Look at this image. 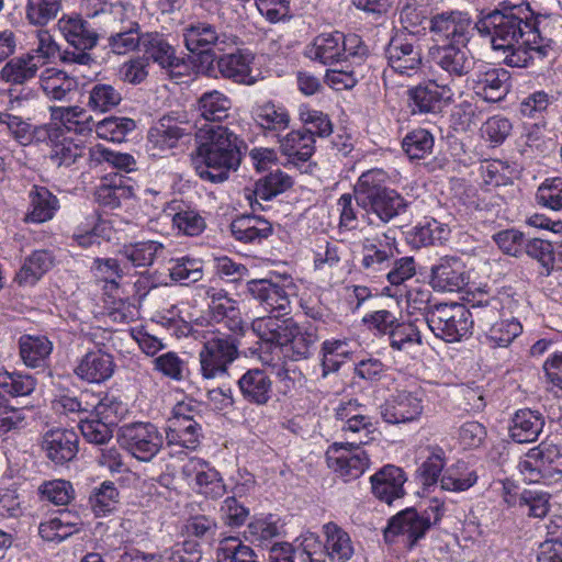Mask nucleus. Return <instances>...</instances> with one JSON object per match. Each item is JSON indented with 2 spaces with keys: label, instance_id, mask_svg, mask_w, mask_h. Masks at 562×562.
Listing matches in <instances>:
<instances>
[{
  "label": "nucleus",
  "instance_id": "30",
  "mask_svg": "<svg viewBox=\"0 0 562 562\" xmlns=\"http://www.w3.org/2000/svg\"><path fill=\"white\" fill-rule=\"evenodd\" d=\"M358 205L368 215H375L384 224L405 213L408 206L405 199L394 189H389Z\"/></svg>",
  "mask_w": 562,
  "mask_h": 562
},
{
  "label": "nucleus",
  "instance_id": "19",
  "mask_svg": "<svg viewBox=\"0 0 562 562\" xmlns=\"http://www.w3.org/2000/svg\"><path fill=\"white\" fill-rule=\"evenodd\" d=\"M183 475L193 482L196 494L207 499H220L227 493L221 473L202 459H192L183 465Z\"/></svg>",
  "mask_w": 562,
  "mask_h": 562
},
{
  "label": "nucleus",
  "instance_id": "6",
  "mask_svg": "<svg viewBox=\"0 0 562 562\" xmlns=\"http://www.w3.org/2000/svg\"><path fill=\"white\" fill-rule=\"evenodd\" d=\"M428 58L434 71H440L438 80L449 85L468 78L475 70L477 59L469 45L435 44L429 47Z\"/></svg>",
  "mask_w": 562,
  "mask_h": 562
},
{
  "label": "nucleus",
  "instance_id": "29",
  "mask_svg": "<svg viewBox=\"0 0 562 562\" xmlns=\"http://www.w3.org/2000/svg\"><path fill=\"white\" fill-rule=\"evenodd\" d=\"M344 33H321L306 46L305 56L323 65H333L345 59Z\"/></svg>",
  "mask_w": 562,
  "mask_h": 562
},
{
  "label": "nucleus",
  "instance_id": "24",
  "mask_svg": "<svg viewBox=\"0 0 562 562\" xmlns=\"http://www.w3.org/2000/svg\"><path fill=\"white\" fill-rule=\"evenodd\" d=\"M407 481L404 470L393 464H386L371 477V491L375 498L387 505L405 495L404 483Z\"/></svg>",
  "mask_w": 562,
  "mask_h": 562
},
{
  "label": "nucleus",
  "instance_id": "52",
  "mask_svg": "<svg viewBox=\"0 0 562 562\" xmlns=\"http://www.w3.org/2000/svg\"><path fill=\"white\" fill-rule=\"evenodd\" d=\"M423 462L417 469L418 477L425 486H431L440 482L447 463L446 451L438 445L427 446Z\"/></svg>",
  "mask_w": 562,
  "mask_h": 562
},
{
  "label": "nucleus",
  "instance_id": "38",
  "mask_svg": "<svg viewBox=\"0 0 562 562\" xmlns=\"http://www.w3.org/2000/svg\"><path fill=\"white\" fill-rule=\"evenodd\" d=\"M19 350L26 367L40 369L47 366L53 344L45 336L22 335L19 339Z\"/></svg>",
  "mask_w": 562,
  "mask_h": 562
},
{
  "label": "nucleus",
  "instance_id": "64",
  "mask_svg": "<svg viewBox=\"0 0 562 562\" xmlns=\"http://www.w3.org/2000/svg\"><path fill=\"white\" fill-rule=\"evenodd\" d=\"M37 491L41 501L56 506L68 505L75 498L72 484L61 479L44 481Z\"/></svg>",
  "mask_w": 562,
  "mask_h": 562
},
{
  "label": "nucleus",
  "instance_id": "16",
  "mask_svg": "<svg viewBox=\"0 0 562 562\" xmlns=\"http://www.w3.org/2000/svg\"><path fill=\"white\" fill-rule=\"evenodd\" d=\"M423 411V396L418 390H396L380 406L381 416L389 424H406L417 420Z\"/></svg>",
  "mask_w": 562,
  "mask_h": 562
},
{
  "label": "nucleus",
  "instance_id": "26",
  "mask_svg": "<svg viewBox=\"0 0 562 562\" xmlns=\"http://www.w3.org/2000/svg\"><path fill=\"white\" fill-rule=\"evenodd\" d=\"M467 283L464 266L458 258L443 257L431 267L430 284L437 291L458 292Z\"/></svg>",
  "mask_w": 562,
  "mask_h": 562
},
{
  "label": "nucleus",
  "instance_id": "61",
  "mask_svg": "<svg viewBox=\"0 0 562 562\" xmlns=\"http://www.w3.org/2000/svg\"><path fill=\"white\" fill-rule=\"evenodd\" d=\"M135 128V121L125 116H108L95 124L98 137L113 143L123 142Z\"/></svg>",
  "mask_w": 562,
  "mask_h": 562
},
{
  "label": "nucleus",
  "instance_id": "9",
  "mask_svg": "<svg viewBox=\"0 0 562 562\" xmlns=\"http://www.w3.org/2000/svg\"><path fill=\"white\" fill-rule=\"evenodd\" d=\"M476 22L468 12L450 10L434 14L429 20V32L436 44L469 45Z\"/></svg>",
  "mask_w": 562,
  "mask_h": 562
},
{
  "label": "nucleus",
  "instance_id": "35",
  "mask_svg": "<svg viewBox=\"0 0 562 562\" xmlns=\"http://www.w3.org/2000/svg\"><path fill=\"white\" fill-rule=\"evenodd\" d=\"M281 153L288 157L289 162L297 165L307 161L315 150V138L311 132L302 130L291 131L277 140Z\"/></svg>",
  "mask_w": 562,
  "mask_h": 562
},
{
  "label": "nucleus",
  "instance_id": "28",
  "mask_svg": "<svg viewBox=\"0 0 562 562\" xmlns=\"http://www.w3.org/2000/svg\"><path fill=\"white\" fill-rule=\"evenodd\" d=\"M468 303L469 307L467 310L472 321V326L476 324L482 330H485L499 319L504 308V302L499 295L491 294L483 290L473 293L472 299Z\"/></svg>",
  "mask_w": 562,
  "mask_h": 562
},
{
  "label": "nucleus",
  "instance_id": "54",
  "mask_svg": "<svg viewBox=\"0 0 562 562\" xmlns=\"http://www.w3.org/2000/svg\"><path fill=\"white\" fill-rule=\"evenodd\" d=\"M103 162H106L113 168L125 172L136 170L137 165L135 158L131 154L114 151L102 145L90 147L88 149L89 168H97Z\"/></svg>",
  "mask_w": 562,
  "mask_h": 562
},
{
  "label": "nucleus",
  "instance_id": "1",
  "mask_svg": "<svg viewBox=\"0 0 562 562\" xmlns=\"http://www.w3.org/2000/svg\"><path fill=\"white\" fill-rule=\"evenodd\" d=\"M243 145V139L226 126L212 125L201 130L192 154L196 175L211 183L226 181L229 172L240 165Z\"/></svg>",
  "mask_w": 562,
  "mask_h": 562
},
{
  "label": "nucleus",
  "instance_id": "45",
  "mask_svg": "<svg viewBox=\"0 0 562 562\" xmlns=\"http://www.w3.org/2000/svg\"><path fill=\"white\" fill-rule=\"evenodd\" d=\"M479 475L476 470L463 460H458L445 469L440 477V487L448 492H464L474 486Z\"/></svg>",
  "mask_w": 562,
  "mask_h": 562
},
{
  "label": "nucleus",
  "instance_id": "60",
  "mask_svg": "<svg viewBox=\"0 0 562 562\" xmlns=\"http://www.w3.org/2000/svg\"><path fill=\"white\" fill-rule=\"evenodd\" d=\"M119 497L120 493L115 484L111 481H104L91 491L89 505L95 516L102 517L115 509Z\"/></svg>",
  "mask_w": 562,
  "mask_h": 562
},
{
  "label": "nucleus",
  "instance_id": "41",
  "mask_svg": "<svg viewBox=\"0 0 562 562\" xmlns=\"http://www.w3.org/2000/svg\"><path fill=\"white\" fill-rule=\"evenodd\" d=\"M86 105L89 111L104 114L114 110L123 100L120 89L111 83L92 82L87 89Z\"/></svg>",
  "mask_w": 562,
  "mask_h": 562
},
{
  "label": "nucleus",
  "instance_id": "20",
  "mask_svg": "<svg viewBox=\"0 0 562 562\" xmlns=\"http://www.w3.org/2000/svg\"><path fill=\"white\" fill-rule=\"evenodd\" d=\"M40 446L46 459L55 465H64L77 457L79 437L71 429L54 428L43 434Z\"/></svg>",
  "mask_w": 562,
  "mask_h": 562
},
{
  "label": "nucleus",
  "instance_id": "14",
  "mask_svg": "<svg viewBox=\"0 0 562 562\" xmlns=\"http://www.w3.org/2000/svg\"><path fill=\"white\" fill-rule=\"evenodd\" d=\"M121 403L114 398L104 397L94 407L90 418L80 420L79 428L83 438L94 445H104L112 436V426L116 424Z\"/></svg>",
  "mask_w": 562,
  "mask_h": 562
},
{
  "label": "nucleus",
  "instance_id": "55",
  "mask_svg": "<svg viewBox=\"0 0 562 562\" xmlns=\"http://www.w3.org/2000/svg\"><path fill=\"white\" fill-rule=\"evenodd\" d=\"M144 33L139 23H128L127 27H114L108 37V47L115 55H125L143 46Z\"/></svg>",
  "mask_w": 562,
  "mask_h": 562
},
{
  "label": "nucleus",
  "instance_id": "15",
  "mask_svg": "<svg viewBox=\"0 0 562 562\" xmlns=\"http://www.w3.org/2000/svg\"><path fill=\"white\" fill-rule=\"evenodd\" d=\"M553 45V41L542 36L538 29L532 36L520 40L519 43L504 50L507 53L504 63L509 67L520 68L536 65L544 59L553 58L555 53Z\"/></svg>",
  "mask_w": 562,
  "mask_h": 562
},
{
  "label": "nucleus",
  "instance_id": "59",
  "mask_svg": "<svg viewBox=\"0 0 562 562\" xmlns=\"http://www.w3.org/2000/svg\"><path fill=\"white\" fill-rule=\"evenodd\" d=\"M485 338L492 348L508 347L522 331L521 324L515 319H497L485 330Z\"/></svg>",
  "mask_w": 562,
  "mask_h": 562
},
{
  "label": "nucleus",
  "instance_id": "53",
  "mask_svg": "<svg viewBox=\"0 0 562 562\" xmlns=\"http://www.w3.org/2000/svg\"><path fill=\"white\" fill-rule=\"evenodd\" d=\"M319 340L318 329L316 326H299L293 330L288 346V356L293 361L307 359L313 355L315 344Z\"/></svg>",
  "mask_w": 562,
  "mask_h": 562
},
{
  "label": "nucleus",
  "instance_id": "11",
  "mask_svg": "<svg viewBox=\"0 0 562 562\" xmlns=\"http://www.w3.org/2000/svg\"><path fill=\"white\" fill-rule=\"evenodd\" d=\"M326 462L334 473L349 482L364 473L370 459L361 446L350 447L346 442H334L326 451Z\"/></svg>",
  "mask_w": 562,
  "mask_h": 562
},
{
  "label": "nucleus",
  "instance_id": "33",
  "mask_svg": "<svg viewBox=\"0 0 562 562\" xmlns=\"http://www.w3.org/2000/svg\"><path fill=\"white\" fill-rule=\"evenodd\" d=\"M243 398L256 405H266L272 394V381L262 369H249L238 380Z\"/></svg>",
  "mask_w": 562,
  "mask_h": 562
},
{
  "label": "nucleus",
  "instance_id": "34",
  "mask_svg": "<svg viewBox=\"0 0 562 562\" xmlns=\"http://www.w3.org/2000/svg\"><path fill=\"white\" fill-rule=\"evenodd\" d=\"M188 135L182 127L169 117H162L147 133V146L153 156H161L175 148L179 140Z\"/></svg>",
  "mask_w": 562,
  "mask_h": 562
},
{
  "label": "nucleus",
  "instance_id": "13",
  "mask_svg": "<svg viewBox=\"0 0 562 562\" xmlns=\"http://www.w3.org/2000/svg\"><path fill=\"white\" fill-rule=\"evenodd\" d=\"M407 95L413 114H438L453 101V91L449 82H441L438 79L408 89Z\"/></svg>",
  "mask_w": 562,
  "mask_h": 562
},
{
  "label": "nucleus",
  "instance_id": "3",
  "mask_svg": "<svg viewBox=\"0 0 562 562\" xmlns=\"http://www.w3.org/2000/svg\"><path fill=\"white\" fill-rule=\"evenodd\" d=\"M182 36L187 49L198 56L196 67L202 75L214 72L216 52H225L238 43L236 35L218 32L215 25L201 21L186 26Z\"/></svg>",
  "mask_w": 562,
  "mask_h": 562
},
{
  "label": "nucleus",
  "instance_id": "58",
  "mask_svg": "<svg viewBox=\"0 0 562 562\" xmlns=\"http://www.w3.org/2000/svg\"><path fill=\"white\" fill-rule=\"evenodd\" d=\"M387 173L379 168L363 172L355 187V199L360 204L368 199L387 191Z\"/></svg>",
  "mask_w": 562,
  "mask_h": 562
},
{
  "label": "nucleus",
  "instance_id": "43",
  "mask_svg": "<svg viewBox=\"0 0 562 562\" xmlns=\"http://www.w3.org/2000/svg\"><path fill=\"white\" fill-rule=\"evenodd\" d=\"M133 194V187L127 184L121 175H115L95 189L94 199L100 206L114 210L120 207L123 201L131 199Z\"/></svg>",
  "mask_w": 562,
  "mask_h": 562
},
{
  "label": "nucleus",
  "instance_id": "44",
  "mask_svg": "<svg viewBox=\"0 0 562 562\" xmlns=\"http://www.w3.org/2000/svg\"><path fill=\"white\" fill-rule=\"evenodd\" d=\"M40 69L33 57L24 53L5 63L0 70V79L11 86H23L36 78Z\"/></svg>",
  "mask_w": 562,
  "mask_h": 562
},
{
  "label": "nucleus",
  "instance_id": "62",
  "mask_svg": "<svg viewBox=\"0 0 562 562\" xmlns=\"http://www.w3.org/2000/svg\"><path fill=\"white\" fill-rule=\"evenodd\" d=\"M434 135L425 128H416L406 134L402 148L409 159H424L432 153Z\"/></svg>",
  "mask_w": 562,
  "mask_h": 562
},
{
  "label": "nucleus",
  "instance_id": "25",
  "mask_svg": "<svg viewBox=\"0 0 562 562\" xmlns=\"http://www.w3.org/2000/svg\"><path fill=\"white\" fill-rule=\"evenodd\" d=\"M115 363L110 353L93 349L79 359L74 373L81 381L100 384L113 375Z\"/></svg>",
  "mask_w": 562,
  "mask_h": 562
},
{
  "label": "nucleus",
  "instance_id": "7",
  "mask_svg": "<svg viewBox=\"0 0 562 562\" xmlns=\"http://www.w3.org/2000/svg\"><path fill=\"white\" fill-rule=\"evenodd\" d=\"M425 319L436 337L449 342L461 340L472 328L467 306L459 303L435 305Z\"/></svg>",
  "mask_w": 562,
  "mask_h": 562
},
{
  "label": "nucleus",
  "instance_id": "5",
  "mask_svg": "<svg viewBox=\"0 0 562 562\" xmlns=\"http://www.w3.org/2000/svg\"><path fill=\"white\" fill-rule=\"evenodd\" d=\"M239 341L234 334L212 331L199 352L200 373L205 380L227 374L229 366L238 358Z\"/></svg>",
  "mask_w": 562,
  "mask_h": 562
},
{
  "label": "nucleus",
  "instance_id": "22",
  "mask_svg": "<svg viewBox=\"0 0 562 562\" xmlns=\"http://www.w3.org/2000/svg\"><path fill=\"white\" fill-rule=\"evenodd\" d=\"M510 75L504 68L486 67L472 76L474 93L486 102H498L509 92Z\"/></svg>",
  "mask_w": 562,
  "mask_h": 562
},
{
  "label": "nucleus",
  "instance_id": "21",
  "mask_svg": "<svg viewBox=\"0 0 562 562\" xmlns=\"http://www.w3.org/2000/svg\"><path fill=\"white\" fill-rule=\"evenodd\" d=\"M215 56L213 61L214 72L207 77L232 80L236 83L252 85L256 78L252 76L254 55L247 49H236L233 53H224Z\"/></svg>",
  "mask_w": 562,
  "mask_h": 562
},
{
  "label": "nucleus",
  "instance_id": "39",
  "mask_svg": "<svg viewBox=\"0 0 562 562\" xmlns=\"http://www.w3.org/2000/svg\"><path fill=\"white\" fill-rule=\"evenodd\" d=\"M30 207L25 220L44 223L52 220L59 209V201L46 187L34 186L29 193Z\"/></svg>",
  "mask_w": 562,
  "mask_h": 562
},
{
  "label": "nucleus",
  "instance_id": "46",
  "mask_svg": "<svg viewBox=\"0 0 562 562\" xmlns=\"http://www.w3.org/2000/svg\"><path fill=\"white\" fill-rule=\"evenodd\" d=\"M165 246L156 240L128 243L122 246L120 255L134 268H148L165 252Z\"/></svg>",
  "mask_w": 562,
  "mask_h": 562
},
{
  "label": "nucleus",
  "instance_id": "12",
  "mask_svg": "<svg viewBox=\"0 0 562 562\" xmlns=\"http://www.w3.org/2000/svg\"><path fill=\"white\" fill-rule=\"evenodd\" d=\"M385 56L390 67L401 74L411 76L420 69L423 64V49L419 41L409 33L397 32L391 37Z\"/></svg>",
  "mask_w": 562,
  "mask_h": 562
},
{
  "label": "nucleus",
  "instance_id": "42",
  "mask_svg": "<svg viewBox=\"0 0 562 562\" xmlns=\"http://www.w3.org/2000/svg\"><path fill=\"white\" fill-rule=\"evenodd\" d=\"M322 376L337 372L342 363L352 356L350 340L347 338H331L322 342L321 350Z\"/></svg>",
  "mask_w": 562,
  "mask_h": 562
},
{
  "label": "nucleus",
  "instance_id": "8",
  "mask_svg": "<svg viewBox=\"0 0 562 562\" xmlns=\"http://www.w3.org/2000/svg\"><path fill=\"white\" fill-rule=\"evenodd\" d=\"M117 440L123 449L139 461H150L161 449L164 437L151 423H131L119 429Z\"/></svg>",
  "mask_w": 562,
  "mask_h": 562
},
{
  "label": "nucleus",
  "instance_id": "31",
  "mask_svg": "<svg viewBox=\"0 0 562 562\" xmlns=\"http://www.w3.org/2000/svg\"><path fill=\"white\" fill-rule=\"evenodd\" d=\"M544 427V417L539 411L518 409L510 419L509 437L517 443L535 442Z\"/></svg>",
  "mask_w": 562,
  "mask_h": 562
},
{
  "label": "nucleus",
  "instance_id": "17",
  "mask_svg": "<svg viewBox=\"0 0 562 562\" xmlns=\"http://www.w3.org/2000/svg\"><path fill=\"white\" fill-rule=\"evenodd\" d=\"M247 294L268 314L289 315L291 300L284 284L269 279H252L246 284Z\"/></svg>",
  "mask_w": 562,
  "mask_h": 562
},
{
  "label": "nucleus",
  "instance_id": "36",
  "mask_svg": "<svg viewBox=\"0 0 562 562\" xmlns=\"http://www.w3.org/2000/svg\"><path fill=\"white\" fill-rule=\"evenodd\" d=\"M202 428L194 418L170 417L167 420L166 440L168 446L177 445L193 450L200 443Z\"/></svg>",
  "mask_w": 562,
  "mask_h": 562
},
{
  "label": "nucleus",
  "instance_id": "48",
  "mask_svg": "<svg viewBox=\"0 0 562 562\" xmlns=\"http://www.w3.org/2000/svg\"><path fill=\"white\" fill-rule=\"evenodd\" d=\"M86 151L87 148L81 143L67 136L63 131L60 137H57L49 148L48 158L56 167H70L86 156L88 157Z\"/></svg>",
  "mask_w": 562,
  "mask_h": 562
},
{
  "label": "nucleus",
  "instance_id": "4",
  "mask_svg": "<svg viewBox=\"0 0 562 562\" xmlns=\"http://www.w3.org/2000/svg\"><path fill=\"white\" fill-rule=\"evenodd\" d=\"M58 26L66 42L72 49H65L59 54V60L66 65H81L90 67L95 63L90 53L99 41V34L83 18L64 16L58 21Z\"/></svg>",
  "mask_w": 562,
  "mask_h": 562
},
{
  "label": "nucleus",
  "instance_id": "23",
  "mask_svg": "<svg viewBox=\"0 0 562 562\" xmlns=\"http://www.w3.org/2000/svg\"><path fill=\"white\" fill-rule=\"evenodd\" d=\"M427 524L428 520L419 519V513L415 508H406L389 520L384 538L386 541H394L396 537H402L412 548L426 535Z\"/></svg>",
  "mask_w": 562,
  "mask_h": 562
},
{
  "label": "nucleus",
  "instance_id": "40",
  "mask_svg": "<svg viewBox=\"0 0 562 562\" xmlns=\"http://www.w3.org/2000/svg\"><path fill=\"white\" fill-rule=\"evenodd\" d=\"M450 228L436 218L425 217L409 233V244L415 248L441 245L449 238Z\"/></svg>",
  "mask_w": 562,
  "mask_h": 562
},
{
  "label": "nucleus",
  "instance_id": "57",
  "mask_svg": "<svg viewBox=\"0 0 562 562\" xmlns=\"http://www.w3.org/2000/svg\"><path fill=\"white\" fill-rule=\"evenodd\" d=\"M231 108V99L217 90L204 92L198 100V112L209 122H222L227 119Z\"/></svg>",
  "mask_w": 562,
  "mask_h": 562
},
{
  "label": "nucleus",
  "instance_id": "27",
  "mask_svg": "<svg viewBox=\"0 0 562 562\" xmlns=\"http://www.w3.org/2000/svg\"><path fill=\"white\" fill-rule=\"evenodd\" d=\"M254 120L263 136L277 140L290 126V113L285 106L267 101L257 104L252 111Z\"/></svg>",
  "mask_w": 562,
  "mask_h": 562
},
{
  "label": "nucleus",
  "instance_id": "63",
  "mask_svg": "<svg viewBox=\"0 0 562 562\" xmlns=\"http://www.w3.org/2000/svg\"><path fill=\"white\" fill-rule=\"evenodd\" d=\"M254 550L237 537H226L218 543L217 562H256Z\"/></svg>",
  "mask_w": 562,
  "mask_h": 562
},
{
  "label": "nucleus",
  "instance_id": "51",
  "mask_svg": "<svg viewBox=\"0 0 562 562\" xmlns=\"http://www.w3.org/2000/svg\"><path fill=\"white\" fill-rule=\"evenodd\" d=\"M53 266V257L47 250H35L25 258L14 281L19 285H34Z\"/></svg>",
  "mask_w": 562,
  "mask_h": 562
},
{
  "label": "nucleus",
  "instance_id": "37",
  "mask_svg": "<svg viewBox=\"0 0 562 562\" xmlns=\"http://www.w3.org/2000/svg\"><path fill=\"white\" fill-rule=\"evenodd\" d=\"M272 232L271 223L261 216L241 215L231 223L234 238L246 244H260L271 236Z\"/></svg>",
  "mask_w": 562,
  "mask_h": 562
},
{
  "label": "nucleus",
  "instance_id": "56",
  "mask_svg": "<svg viewBox=\"0 0 562 562\" xmlns=\"http://www.w3.org/2000/svg\"><path fill=\"white\" fill-rule=\"evenodd\" d=\"M205 295L210 300L209 308L214 321L220 323L225 318H228V322L233 324L229 325L231 329H235L237 327L241 329L240 319H235L237 314L235 301L228 297L226 291L209 286L205 290Z\"/></svg>",
  "mask_w": 562,
  "mask_h": 562
},
{
  "label": "nucleus",
  "instance_id": "32",
  "mask_svg": "<svg viewBox=\"0 0 562 562\" xmlns=\"http://www.w3.org/2000/svg\"><path fill=\"white\" fill-rule=\"evenodd\" d=\"M40 88L50 101H69L77 88V80L68 72L49 67L38 76Z\"/></svg>",
  "mask_w": 562,
  "mask_h": 562
},
{
  "label": "nucleus",
  "instance_id": "49",
  "mask_svg": "<svg viewBox=\"0 0 562 562\" xmlns=\"http://www.w3.org/2000/svg\"><path fill=\"white\" fill-rule=\"evenodd\" d=\"M292 186V178L280 169L269 172L256 182L254 194L256 196L252 202L249 195V203L252 211L257 210V206L261 209L258 199L269 201L280 193H283Z\"/></svg>",
  "mask_w": 562,
  "mask_h": 562
},
{
  "label": "nucleus",
  "instance_id": "47",
  "mask_svg": "<svg viewBox=\"0 0 562 562\" xmlns=\"http://www.w3.org/2000/svg\"><path fill=\"white\" fill-rule=\"evenodd\" d=\"M164 214L171 218L173 226L189 236H198L205 228L204 218L194 210L186 206L181 201H172L164 210Z\"/></svg>",
  "mask_w": 562,
  "mask_h": 562
},
{
  "label": "nucleus",
  "instance_id": "2",
  "mask_svg": "<svg viewBox=\"0 0 562 562\" xmlns=\"http://www.w3.org/2000/svg\"><path fill=\"white\" fill-rule=\"evenodd\" d=\"M522 4L512 3V8L495 10L476 21L477 33L488 38L493 49L507 50L539 29L538 19H529L527 13L521 16Z\"/></svg>",
  "mask_w": 562,
  "mask_h": 562
},
{
  "label": "nucleus",
  "instance_id": "50",
  "mask_svg": "<svg viewBox=\"0 0 562 562\" xmlns=\"http://www.w3.org/2000/svg\"><path fill=\"white\" fill-rule=\"evenodd\" d=\"M326 542L324 549L328 557L337 562H346L353 554V546L348 532L337 524L330 521L324 525Z\"/></svg>",
  "mask_w": 562,
  "mask_h": 562
},
{
  "label": "nucleus",
  "instance_id": "18",
  "mask_svg": "<svg viewBox=\"0 0 562 562\" xmlns=\"http://www.w3.org/2000/svg\"><path fill=\"white\" fill-rule=\"evenodd\" d=\"M143 57L157 64L169 76L182 75L181 69L186 68L183 58L177 56L175 46L168 41L167 36L158 32L144 33Z\"/></svg>",
  "mask_w": 562,
  "mask_h": 562
},
{
  "label": "nucleus",
  "instance_id": "10",
  "mask_svg": "<svg viewBox=\"0 0 562 562\" xmlns=\"http://www.w3.org/2000/svg\"><path fill=\"white\" fill-rule=\"evenodd\" d=\"M361 246V268L367 276L374 278L391 268L393 258L398 252L394 232L391 229L363 238Z\"/></svg>",
  "mask_w": 562,
  "mask_h": 562
}]
</instances>
